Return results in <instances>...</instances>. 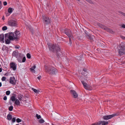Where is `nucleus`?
<instances>
[{
	"instance_id": "1",
	"label": "nucleus",
	"mask_w": 125,
	"mask_h": 125,
	"mask_svg": "<svg viewBox=\"0 0 125 125\" xmlns=\"http://www.w3.org/2000/svg\"><path fill=\"white\" fill-rule=\"evenodd\" d=\"M45 71L47 73L52 74H55L57 72V69L54 67L49 66L45 67Z\"/></svg>"
},
{
	"instance_id": "2",
	"label": "nucleus",
	"mask_w": 125,
	"mask_h": 125,
	"mask_svg": "<svg viewBox=\"0 0 125 125\" xmlns=\"http://www.w3.org/2000/svg\"><path fill=\"white\" fill-rule=\"evenodd\" d=\"M48 45L50 50L52 52H54L56 51L57 50V51H58V50H60V48L59 47L57 46L56 45H53L49 43L48 44Z\"/></svg>"
},
{
	"instance_id": "3",
	"label": "nucleus",
	"mask_w": 125,
	"mask_h": 125,
	"mask_svg": "<svg viewBox=\"0 0 125 125\" xmlns=\"http://www.w3.org/2000/svg\"><path fill=\"white\" fill-rule=\"evenodd\" d=\"M64 33L69 37L70 42H71L72 39L73 38L72 34L70 30L67 29H65L64 30Z\"/></svg>"
},
{
	"instance_id": "4",
	"label": "nucleus",
	"mask_w": 125,
	"mask_h": 125,
	"mask_svg": "<svg viewBox=\"0 0 125 125\" xmlns=\"http://www.w3.org/2000/svg\"><path fill=\"white\" fill-rule=\"evenodd\" d=\"M120 49L119 50L118 53L120 55H123L125 53V47L124 46H122L121 44L120 45Z\"/></svg>"
},
{
	"instance_id": "5",
	"label": "nucleus",
	"mask_w": 125,
	"mask_h": 125,
	"mask_svg": "<svg viewBox=\"0 0 125 125\" xmlns=\"http://www.w3.org/2000/svg\"><path fill=\"white\" fill-rule=\"evenodd\" d=\"M8 24L11 26H15L17 25L16 21L12 20H10L8 22Z\"/></svg>"
},
{
	"instance_id": "6",
	"label": "nucleus",
	"mask_w": 125,
	"mask_h": 125,
	"mask_svg": "<svg viewBox=\"0 0 125 125\" xmlns=\"http://www.w3.org/2000/svg\"><path fill=\"white\" fill-rule=\"evenodd\" d=\"M11 35L13 36L14 39H18L20 36V32L18 31H16L14 33H12Z\"/></svg>"
},
{
	"instance_id": "7",
	"label": "nucleus",
	"mask_w": 125,
	"mask_h": 125,
	"mask_svg": "<svg viewBox=\"0 0 125 125\" xmlns=\"http://www.w3.org/2000/svg\"><path fill=\"white\" fill-rule=\"evenodd\" d=\"M116 115H117L116 114L104 115L103 116V119L104 120H108L110 119L115 116Z\"/></svg>"
},
{
	"instance_id": "8",
	"label": "nucleus",
	"mask_w": 125,
	"mask_h": 125,
	"mask_svg": "<svg viewBox=\"0 0 125 125\" xmlns=\"http://www.w3.org/2000/svg\"><path fill=\"white\" fill-rule=\"evenodd\" d=\"M9 83L13 85H15L16 84V80L14 77H10L9 79Z\"/></svg>"
},
{
	"instance_id": "9",
	"label": "nucleus",
	"mask_w": 125,
	"mask_h": 125,
	"mask_svg": "<svg viewBox=\"0 0 125 125\" xmlns=\"http://www.w3.org/2000/svg\"><path fill=\"white\" fill-rule=\"evenodd\" d=\"M17 64L16 63L12 62L10 64V68H12L13 71H15L16 70L17 68Z\"/></svg>"
},
{
	"instance_id": "10",
	"label": "nucleus",
	"mask_w": 125,
	"mask_h": 125,
	"mask_svg": "<svg viewBox=\"0 0 125 125\" xmlns=\"http://www.w3.org/2000/svg\"><path fill=\"white\" fill-rule=\"evenodd\" d=\"M43 21L45 24H48L50 23V19L46 16L43 18Z\"/></svg>"
},
{
	"instance_id": "11",
	"label": "nucleus",
	"mask_w": 125,
	"mask_h": 125,
	"mask_svg": "<svg viewBox=\"0 0 125 125\" xmlns=\"http://www.w3.org/2000/svg\"><path fill=\"white\" fill-rule=\"evenodd\" d=\"M23 56V54H19V56H18L17 58H16L17 59L18 61L19 62H21L22 61L21 60L22 58V57Z\"/></svg>"
},
{
	"instance_id": "12",
	"label": "nucleus",
	"mask_w": 125,
	"mask_h": 125,
	"mask_svg": "<svg viewBox=\"0 0 125 125\" xmlns=\"http://www.w3.org/2000/svg\"><path fill=\"white\" fill-rule=\"evenodd\" d=\"M70 92L73 95L74 98H77L78 97V95L75 91L73 90H71L70 91Z\"/></svg>"
},
{
	"instance_id": "13",
	"label": "nucleus",
	"mask_w": 125,
	"mask_h": 125,
	"mask_svg": "<svg viewBox=\"0 0 125 125\" xmlns=\"http://www.w3.org/2000/svg\"><path fill=\"white\" fill-rule=\"evenodd\" d=\"M7 35H5V43L6 44H9L10 43V40L8 39Z\"/></svg>"
},
{
	"instance_id": "14",
	"label": "nucleus",
	"mask_w": 125,
	"mask_h": 125,
	"mask_svg": "<svg viewBox=\"0 0 125 125\" xmlns=\"http://www.w3.org/2000/svg\"><path fill=\"white\" fill-rule=\"evenodd\" d=\"M0 41L2 43H4V35L3 34L0 35Z\"/></svg>"
},
{
	"instance_id": "15",
	"label": "nucleus",
	"mask_w": 125,
	"mask_h": 125,
	"mask_svg": "<svg viewBox=\"0 0 125 125\" xmlns=\"http://www.w3.org/2000/svg\"><path fill=\"white\" fill-rule=\"evenodd\" d=\"M19 54L18 51H14L12 53V55L14 57H15L16 58L18 57V56H19Z\"/></svg>"
},
{
	"instance_id": "16",
	"label": "nucleus",
	"mask_w": 125,
	"mask_h": 125,
	"mask_svg": "<svg viewBox=\"0 0 125 125\" xmlns=\"http://www.w3.org/2000/svg\"><path fill=\"white\" fill-rule=\"evenodd\" d=\"M5 35H7L8 39H9L10 40H13V39L14 37L13 35H10L9 34H6Z\"/></svg>"
},
{
	"instance_id": "17",
	"label": "nucleus",
	"mask_w": 125,
	"mask_h": 125,
	"mask_svg": "<svg viewBox=\"0 0 125 125\" xmlns=\"http://www.w3.org/2000/svg\"><path fill=\"white\" fill-rule=\"evenodd\" d=\"M100 125L102 124V125H105L108 124V122L104 121H100L99 122Z\"/></svg>"
},
{
	"instance_id": "18",
	"label": "nucleus",
	"mask_w": 125,
	"mask_h": 125,
	"mask_svg": "<svg viewBox=\"0 0 125 125\" xmlns=\"http://www.w3.org/2000/svg\"><path fill=\"white\" fill-rule=\"evenodd\" d=\"M36 67V66L35 65H34L32 66L30 69L32 73H35V71L34 69H35Z\"/></svg>"
},
{
	"instance_id": "19",
	"label": "nucleus",
	"mask_w": 125,
	"mask_h": 125,
	"mask_svg": "<svg viewBox=\"0 0 125 125\" xmlns=\"http://www.w3.org/2000/svg\"><path fill=\"white\" fill-rule=\"evenodd\" d=\"M82 83L83 84L84 87V88L86 89H88V88L87 86V84L85 83L84 81H81Z\"/></svg>"
},
{
	"instance_id": "20",
	"label": "nucleus",
	"mask_w": 125,
	"mask_h": 125,
	"mask_svg": "<svg viewBox=\"0 0 125 125\" xmlns=\"http://www.w3.org/2000/svg\"><path fill=\"white\" fill-rule=\"evenodd\" d=\"M55 52H56L57 55L58 57H60V55H61L62 54V53L60 51H60L58 50L57 51V50ZM59 58V57H58Z\"/></svg>"
},
{
	"instance_id": "21",
	"label": "nucleus",
	"mask_w": 125,
	"mask_h": 125,
	"mask_svg": "<svg viewBox=\"0 0 125 125\" xmlns=\"http://www.w3.org/2000/svg\"><path fill=\"white\" fill-rule=\"evenodd\" d=\"M101 27L104 30H106L107 31H109V29L106 27L104 25H101Z\"/></svg>"
},
{
	"instance_id": "22",
	"label": "nucleus",
	"mask_w": 125,
	"mask_h": 125,
	"mask_svg": "<svg viewBox=\"0 0 125 125\" xmlns=\"http://www.w3.org/2000/svg\"><path fill=\"white\" fill-rule=\"evenodd\" d=\"M15 104L17 105H19L20 104V102L19 100L18 99H16L15 101Z\"/></svg>"
},
{
	"instance_id": "23",
	"label": "nucleus",
	"mask_w": 125,
	"mask_h": 125,
	"mask_svg": "<svg viewBox=\"0 0 125 125\" xmlns=\"http://www.w3.org/2000/svg\"><path fill=\"white\" fill-rule=\"evenodd\" d=\"M26 27L27 29L30 30L31 32L32 31V29H31V27L30 25H26Z\"/></svg>"
},
{
	"instance_id": "24",
	"label": "nucleus",
	"mask_w": 125,
	"mask_h": 125,
	"mask_svg": "<svg viewBox=\"0 0 125 125\" xmlns=\"http://www.w3.org/2000/svg\"><path fill=\"white\" fill-rule=\"evenodd\" d=\"M7 118L8 120H10L11 119L12 116L10 114H8L7 116Z\"/></svg>"
},
{
	"instance_id": "25",
	"label": "nucleus",
	"mask_w": 125,
	"mask_h": 125,
	"mask_svg": "<svg viewBox=\"0 0 125 125\" xmlns=\"http://www.w3.org/2000/svg\"><path fill=\"white\" fill-rule=\"evenodd\" d=\"M32 90L35 93H39V91L38 90H37L36 89H35L33 88H32Z\"/></svg>"
},
{
	"instance_id": "26",
	"label": "nucleus",
	"mask_w": 125,
	"mask_h": 125,
	"mask_svg": "<svg viewBox=\"0 0 125 125\" xmlns=\"http://www.w3.org/2000/svg\"><path fill=\"white\" fill-rule=\"evenodd\" d=\"M13 10H13L12 8H10L8 9V11L9 13H10V14L12 12Z\"/></svg>"
},
{
	"instance_id": "27",
	"label": "nucleus",
	"mask_w": 125,
	"mask_h": 125,
	"mask_svg": "<svg viewBox=\"0 0 125 125\" xmlns=\"http://www.w3.org/2000/svg\"><path fill=\"white\" fill-rule=\"evenodd\" d=\"M11 99L13 102L15 101L16 100L15 97L14 96H12L11 97Z\"/></svg>"
},
{
	"instance_id": "28",
	"label": "nucleus",
	"mask_w": 125,
	"mask_h": 125,
	"mask_svg": "<svg viewBox=\"0 0 125 125\" xmlns=\"http://www.w3.org/2000/svg\"><path fill=\"white\" fill-rule=\"evenodd\" d=\"M36 117L37 118V119H39L41 118V116L40 115H39L37 114H36Z\"/></svg>"
},
{
	"instance_id": "29",
	"label": "nucleus",
	"mask_w": 125,
	"mask_h": 125,
	"mask_svg": "<svg viewBox=\"0 0 125 125\" xmlns=\"http://www.w3.org/2000/svg\"><path fill=\"white\" fill-rule=\"evenodd\" d=\"M7 27L6 26L3 27L2 28V30L3 31L7 30Z\"/></svg>"
},
{
	"instance_id": "30",
	"label": "nucleus",
	"mask_w": 125,
	"mask_h": 125,
	"mask_svg": "<svg viewBox=\"0 0 125 125\" xmlns=\"http://www.w3.org/2000/svg\"><path fill=\"white\" fill-rule=\"evenodd\" d=\"M28 59H30L31 58V55L29 53H27L26 55Z\"/></svg>"
},
{
	"instance_id": "31",
	"label": "nucleus",
	"mask_w": 125,
	"mask_h": 125,
	"mask_svg": "<svg viewBox=\"0 0 125 125\" xmlns=\"http://www.w3.org/2000/svg\"><path fill=\"white\" fill-rule=\"evenodd\" d=\"M13 107L12 106H10L9 108V110L10 111H12L13 110Z\"/></svg>"
},
{
	"instance_id": "32",
	"label": "nucleus",
	"mask_w": 125,
	"mask_h": 125,
	"mask_svg": "<svg viewBox=\"0 0 125 125\" xmlns=\"http://www.w3.org/2000/svg\"><path fill=\"white\" fill-rule=\"evenodd\" d=\"M44 122V120L42 119H41L39 120V122L40 123H43Z\"/></svg>"
},
{
	"instance_id": "33",
	"label": "nucleus",
	"mask_w": 125,
	"mask_h": 125,
	"mask_svg": "<svg viewBox=\"0 0 125 125\" xmlns=\"http://www.w3.org/2000/svg\"><path fill=\"white\" fill-rule=\"evenodd\" d=\"M10 93V91L8 90L6 92V94L7 95H9Z\"/></svg>"
},
{
	"instance_id": "34",
	"label": "nucleus",
	"mask_w": 125,
	"mask_h": 125,
	"mask_svg": "<svg viewBox=\"0 0 125 125\" xmlns=\"http://www.w3.org/2000/svg\"><path fill=\"white\" fill-rule=\"evenodd\" d=\"M26 60V59L25 57H24L22 59V62H24Z\"/></svg>"
},
{
	"instance_id": "35",
	"label": "nucleus",
	"mask_w": 125,
	"mask_h": 125,
	"mask_svg": "<svg viewBox=\"0 0 125 125\" xmlns=\"http://www.w3.org/2000/svg\"><path fill=\"white\" fill-rule=\"evenodd\" d=\"M16 121L17 122H20L21 121V120L19 118H18L16 119Z\"/></svg>"
},
{
	"instance_id": "36",
	"label": "nucleus",
	"mask_w": 125,
	"mask_h": 125,
	"mask_svg": "<svg viewBox=\"0 0 125 125\" xmlns=\"http://www.w3.org/2000/svg\"><path fill=\"white\" fill-rule=\"evenodd\" d=\"M100 125V124H99V122H98L94 123L92 125Z\"/></svg>"
},
{
	"instance_id": "37",
	"label": "nucleus",
	"mask_w": 125,
	"mask_h": 125,
	"mask_svg": "<svg viewBox=\"0 0 125 125\" xmlns=\"http://www.w3.org/2000/svg\"><path fill=\"white\" fill-rule=\"evenodd\" d=\"M6 78L5 77H3L1 78V80L3 81H4L5 80Z\"/></svg>"
},
{
	"instance_id": "38",
	"label": "nucleus",
	"mask_w": 125,
	"mask_h": 125,
	"mask_svg": "<svg viewBox=\"0 0 125 125\" xmlns=\"http://www.w3.org/2000/svg\"><path fill=\"white\" fill-rule=\"evenodd\" d=\"M87 38L88 39H90V40H92L93 39L91 37V36L89 35L88 36Z\"/></svg>"
},
{
	"instance_id": "39",
	"label": "nucleus",
	"mask_w": 125,
	"mask_h": 125,
	"mask_svg": "<svg viewBox=\"0 0 125 125\" xmlns=\"http://www.w3.org/2000/svg\"><path fill=\"white\" fill-rule=\"evenodd\" d=\"M16 121V119L14 118H13L12 119V121L14 123Z\"/></svg>"
},
{
	"instance_id": "40",
	"label": "nucleus",
	"mask_w": 125,
	"mask_h": 125,
	"mask_svg": "<svg viewBox=\"0 0 125 125\" xmlns=\"http://www.w3.org/2000/svg\"><path fill=\"white\" fill-rule=\"evenodd\" d=\"M3 4L4 6H6L7 5V3L6 1H4L3 2Z\"/></svg>"
},
{
	"instance_id": "41",
	"label": "nucleus",
	"mask_w": 125,
	"mask_h": 125,
	"mask_svg": "<svg viewBox=\"0 0 125 125\" xmlns=\"http://www.w3.org/2000/svg\"><path fill=\"white\" fill-rule=\"evenodd\" d=\"M3 99L4 100H7V96H4V97H3Z\"/></svg>"
},
{
	"instance_id": "42",
	"label": "nucleus",
	"mask_w": 125,
	"mask_h": 125,
	"mask_svg": "<svg viewBox=\"0 0 125 125\" xmlns=\"http://www.w3.org/2000/svg\"><path fill=\"white\" fill-rule=\"evenodd\" d=\"M121 27L123 28H125V25L124 24H123L122 25Z\"/></svg>"
},
{
	"instance_id": "43",
	"label": "nucleus",
	"mask_w": 125,
	"mask_h": 125,
	"mask_svg": "<svg viewBox=\"0 0 125 125\" xmlns=\"http://www.w3.org/2000/svg\"><path fill=\"white\" fill-rule=\"evenodd\" d=\"M20 47L19 46H15V47L16 49H19L20 48Z\"/></svg>"
},
{
	"instance_id": "44",
	"label": "nucleus",
	"mask_w": 125,
	"mask_h": 125,
	"mask_svg": "<svg viewBox=\"0 0 125 125\" xmlns=\"http://www.w3.org/2000/svg\"><path fill=\"white\" fill-rule=\"evenodd\" d=\"M41 76H39L37 78L38 80H40L41 79Z\"/></svg>"
},
{
	"instance_id": "45",
	"label": "nucleus",
	"mask_w": 125,
	"mask_h": 125,
	"mask_svg": "<svg viewBox=\"0 0 125 125\" xmlns=\"http://www.w3.org/2000/svg\"><path fill=\"white\" fill-rule=\"evenodd\" d=\"M121 14L125 16V13L121 12Z\"/></svg>"
},
{
	"instance_id": "46",
	"label": "nucleus",
	"mask_w": 125,
	"mask_h": 125,
	"mask_svg": "<svg viewBox=\"0 0 125 125\" xmlns=\"http://www.w3.org/2000/svg\"><path fill=\"white\" fill-rule=\"evenodd\" d=\"M2 71V69L1 68H0V73Z\"/></svg>"
},
{
	"instance_id": "47",
	"label": "nucleus",
	"mask_w": 125,
	"mask_h": 125,
	"mask_svg": "<svg viewBox=\"0 0 125 125\" xmlns=\"http://www.w3.org/2000/svg\"><path fill=\"white\" fill-rule=\"evenodd\" d=\"M2 19L3 20H4V16H3L2 17Z\"/></svg>"
},
{
	"instance_id": "48",
	"label": "nucleus",
	"mask_w": 125,
	"mask_h": 125,
	"mask_svg": "<svg viewBox=\"0 0 125 125\" xmlns=\"http://www.w3.org/2000/svg\"><path fill=\"white\" fill-rule=\"evenodd\" d=\"M121 37L122 38V39H124L125 38V37H123V36H121Z\"/></svg>"
},
{
	"instance_id": "49",
	"label": "nucleus",
	"mask_w": 125,
	"mask_h": 125,
	"mask_svg": "<svg viewBox=\"0 0 125 125\" xmlns=\"http://www.w3.org/2000/svg\"><path fill=\"white\" fill-rule=\"evenodd\" d=\"M10 14H6V16H9Z\"/></svg>"
},
{
	"instance_id": "50",
	"label": "nucleus",
	"mask_w": 125,
	"mask_h": 125,
	"mask_svg": "<svg viewBox=\"0 0 125 125\" xmlns=\"http://www.w3.org/2000/svg\"><path fill=\"white\" fill-rule=\"evenodd\" d=\"M2 86V84L1 82H0V87H1Z\"/></svg>"
},
{
	"instance_id": "51",
	"label": "nucleus",
	"mask_w": 125,
	"mask_h": 125,
	"mask_svg": "<svg viewBox=\"0 0 125 125\" xmlns=\"http://www.w3.org/2000/svg\"><path fill=\"white\" fill-rule=\"evenodd\" d=\"M91 1H90V0L89 1V2H90V3H91Z\"/></svg>"
},
{
	"instance_id": "52",
	"label": "nucleus",
	"mask_w": 125,
	"mask_h": 125,
	"mask_svg": "<svg viewBox=\"0 0 125 125\" xmlns=\"http://www.w3.org/2000/svg\"><path fill=\"white\" fill-rule=\"evenodd\" d=\"M83 71H84L85 72L86 71L85 70H84V69H83Z\"/></svg>"
},
{
	"instance_id": "53",
	"label": "nucleus",
	"mask_w": 125,
	"mask_h": 125,
	"mask_svg": "<svg viewBox=\"0 0 125 125\" xmlns=\"http://www.w3.org/2000/svg\"><path fill=\"white\" fill-rule=\"evenodd\" d=\"M76 0L78 1H80V0Z\"/></svg>"
},
{
	"instance_id": "54",
	"label": "nucleus",
	"mask_w": 125,
	"mask_h": 125,
	"mask_svg": "<svg viewBox=\"0 0 125 125\" xmlns=\"http://www.w3.org/2000/svg\"><path fill=\"white\" fill-rule=\"evenodd\" d=\"M1 4V1H0V5Z\"/></svg>"
},
{
	"instance_id": "55",
	"label": "nucleus",
	"mask_w": 125,
	"mask_h": 125,
	"mask_svg": "<svg viewBox=\"0 0 125 125\" xmlns=\"http://www.w3.org/2000/svg\"><path fill=\"white\" fill-rule=\"evenodd\" d=\"M18 125V124H17V125Z\"/></svg>"
}]
</instances>
